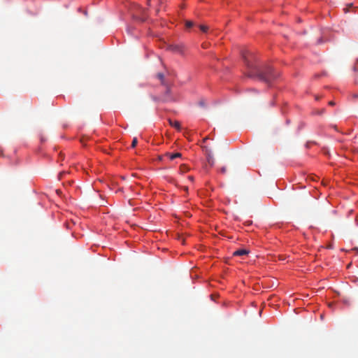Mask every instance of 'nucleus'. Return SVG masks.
Here are the masks:
<instances>
[{
  "label": "nucleus",
  "mask_w": 358,
  "mask_h": 358,
  "mask_svg": "<svg viewBox=\"0 0 358 358\" xmlns=\"http://www.w3.org/2000/svg\"><path fill=\"white\" fill-rule=\"evenodd\" d=\"M243 58L248 67V76L250 77L255 76L259 80L269 85L280 76V73L275 72L271 66H266L264 69H259L255 64V57L251 52L247 51L243 52Z\"/></svg>",
  "instance_id": "nucleus-1"
},
{
  "label": "nucleus",
  "mask_w": 358,
  "mask_h": 358,
  "mask_svg": "<svg viewBox=\"0 0 358 358\" xmlns=\"http://www.w3.org/2000/svg\"><path fill=\"white\" fill-rule=\"evenodd\" d=\"M203 149L205 150L206 154V158L208 163L213 166L215 164V159L213 158V156L211 153V151L210 149H208L207 147H203Z\"/></svg>",
  "instance_id": "nucleus-2"
},
{
  "label": "nucleus",
  "mask_w": 358,
  "mask_h": 358,
  "mask_svg": "<svg viewBox=\"0 0 358 358\" xmlns=\"http://www.w3.org/2000/svg\"><path fill=\"white\" fill-rule=\"evenodd\" d=\"M168 50L175 52H182V46L181 45H169L168 46Z\"/></svg>",
  "instance_id": "nucleus-3"
},
{
  "label": "nucleus",
  "mask_w": 358,
  "mask_h": 358,
  "mask_svg": "<svg viewBox=\"0 0 358 358\" xmlns=\"http://www.w3.org/2000/svg\"><path fill=\"white\" fill-rule=\"evenodd\" d=\"M248 254H249V250H245V249L237 250L235 252H234V253H233V255L234 256H243V255H246Z\"/></svg>",
  "instance_id": "nucleus-4"
},
{
  "label": "nucleus",
  "mask_w": 358,
  "mask_h": 358,
  "mask_svg": "<svg viewBox=\"0 0 358 358\" xmlns=\"http://www.w3.org/2000/svg\"><path fill=\"white\" fill-rule=\"evenodd\" d=\"M165 156L169 157L171 160H173L176 158L181 157L182 155L180 152H176V153H166Z\"/></svg>",
  "instance_id": "nucleus-5"
},
{
  "label": "nucleus",
  "mask_w": 358,
  "mask_h": 358,
  "mask_svg": "<svg viewBox=\"0 0 358 358\" xmlns=\"http://www.w3.org/2000/svg\"><path fill=\"white\" fill-rule=\"evenodd\" d=\"M169 122L170 125H171L172 127L176 128L177 130H180L181 127H180V124L179 122H178V121L173 122L171 119H169Z\"/></svg>",
  "instance_id": "nucleus-6"
},
{
  "label": "nucleus",
  "mask_w": 358,
  "mask_h": 358,
  "mask_svg": "<svg viewBox=\"0 0 358 358\" xmlns=\"http://www.w3.org/2000/svg\"><path fill=\"white\" fill-rule=\"evenodd\" d=\"M157 77L158 79L160 80L161 83L162 85H164V74L162 73H159L157 74Z\"/></svg>",
  "instance_id": "nucleus-7"
},
{
  "label": "nucleus",
  "mask_w": 358,
  "mask_h": 358,
  "mask_svg": "<svg viewBox=\"0 0 358 358\" xmlns=\"http://www.w3.org/2000/svg\"><path fill=\"white\" fill-rule=\"evenodd\" d=\"M185 25H186V27L190 28V27H193L194 22L192 21H190V20H187L185 22Z\"/></svg>",
  "instance_id": "nucleus-8"
},
{
  "label": "nucleus",
  "mask_w": 358,
  "mask_h": 358,
  "mask_svg": "<svg viewBox=\"0 0 358 358\" xmlns=\"http://www.w3.org/2000/svg\"><path fill=\"white\" fill-rule=\"evenodd\" d=\"M138 143V140L136 137H134L133 138L132 143H131V148H135Z\"/></svg>",
  "instance_id": "nucleus-9"
},
{
  "label": "nucleus",
  "mask_w": 358,
  "mask_h": 358,
  "mask_svg": "<svg viewBox=\"0 0 358 358\" xmlns=\"http://www.w3.org/2000/svg\"><path fill=\"white\" fill-rule=\"evenodd\" d=\"M199 28L203 32H206L208 30V27L206 25H200Z\"/></svg>",
  "instance_id": "nucleus-10"
},
{
  "label": "nucleus",
  "mask_w": 358,
  "mask_h": 358,
  "mask_svg": "<svg viewBox=\"0 0 358 358\" xmlns=\"http://www.w3.org/2000/svg\"><path fill=\"white\" fill-rule=\"evenodd\" d=\"M226 171H227L226 167H222V168L221 169V172H222V173H224L226 172Z\"/></svg>",
  "instance_id": "nucleus-11"
},
{
  "label": "nucleus",
  "mask_w": 358,
  "mask_h": 358,
  "mask_svg": "<svg viewBox=\"0 0 358 358\" xmlns=\"http://www.w3.org/2000/svg\"><path fill=\"white\" fill-rule=\"evenodd\" d=\"M329 106H334V105H335V102H334V101H329Z\"/></svg>",
  "instance_id": "nucleus-12"
},
{
  "label": "nucleus",
  "mask_w": 358,
  "mask_h": 358,
  "mask_svg": "<svg viewBox=\"0 0 358 358\" xmlns=\"http://www.w3.org/2000/svg\"><path fill=\"white\" fill-rule=\"evenodd\" d=\"M169 92H170V90H169V89H167V90H166V94H169Z\"/></svg>",
  "instance_id": "nucleus-13"
},
{
  "label": "nucleus",
  "mask_w": 358,
  "mask_h": 358,
  "mask_svg": "<svg viewBox=\"0 0 358 358\" xmlns=\"http://www.w3.org/2000/svg\"><path fill=\"white\" fill-rule=\"evenodd\" d=\"M163 100H164V101H167L169 100V99H168V98L164 97Z\"/></svg>",
  "instance_id": "nucleus-14"
},
{
  "label": "nucleus",
  "mask_w": 358,
  "mask_h": 358,
  "mask_svg": "<svg viewBox=\"0 0 358 358\" xmlns=\"http://www.w3.org/2000/svg\"><path fill=\"white\" fill-rule=\"evenodd\" d=\"M189 179L191 180H193V177L192 176H189Z\"/></svg>",
  "instance_id": "nucleus-15"
},
{
  "label": "nucleus",
  "mask_w": 358,
  "mask_h": 358,
  "mask_svg": "<svg viewBox=\"0 0 358 358\" xmlns=\"http://www.w3.org/2000/svg\"><path fill=\"white\" fill-rule=\"evenodd\" d=\"M207 139H208V138H207V137H206V138L203 139V142H206Z\"/></svg>",
  "instance_id": "nucleus-16"
},
{
  "label": "nucleus",
  "mask_w": 358,
  "mask_h": 358,
  "mask_svg": "<svg viewBox=\"0 0 358 358\" xmlns=\"http://www.w3.org/2000/svg\"><path fill=\"white\" fill-rule=\"evenodd\" d=\"M183 167H184V168H185V165H183V166H180V169H182Z\"/></svg>",
  "instance_id": "nucleus-17"
},
{
  "label": "nucleus",
  "mask_w": 358,
  "mask_h": 358,
  "mask_svg": "<svg viewBox=\"0 0 358 358\" xmlns=\"http://www.w3.org/2000/svg\"><path fill=\"white\" fill-rule=\"evenodd\" d=\"M148 3H149L150 0H148Z\"/></svg>",
  "instance_id": "nucleus-18"
}]
</instances>
